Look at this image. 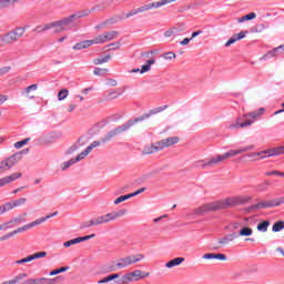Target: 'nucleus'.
I'll use <instances>...</instances> for the list:
<instances>
[{"label": "nucleus", "mask_w": 284, "mask_h": 284, "mask_svg": "<svg viewBox=\"0 0 284 284\" xmlns=\"http://www.w3.org/2000/svg\"><path fill=\"white\" fill-rule=\"evenodd\" d=\"M252 200L247 195L229 196L223 200L205 203L194 209L187 216H203L207 212H219L220 210H229L230 207H236L239 205H245Z\"/></svg>", "instance_id": "1"}, {"label": "nucleus", "mask_w": 284, "mask_h": 284, "mask_svg": "<svg viewBox=\"0 0 284 284\" xmlns=\"http://www.w3.org/2000/svg\"><path fill=\"white\" fill-rule=\"evenodd\" d=\"M168 105L159 106L156 109L151 110L149 113H144L139 118H135L134 120H129L124 124L116 126L115 129L109 131L104 136L100 139V143L105 144L113 140L114 136H119V134H123V132H128L132 125H135V123H141V121H145V119H150L152 114H159V112H163V110H166Z\"/></svg>", "instance_id": "2"}, {"label": "nucleus", "mask_w": 284, "mask_h": 284, "mask_svg": "<svg viewBox=\"0 0 284 284\" xmlns=\"http://www.w3.org/2000/svg\"><path fill=\"white\" fill-rule=\"evenodd\" d=\"M26 34V28L17 27L4 34H0V48L3 45H12V43H17L21 37Z\"/></svg>", "instance_id": "3"}, {"label": "nucleus", "mask_w": 284, "mask_h": 284, "mask_svg": "<svg viewBox=\"0 0 284 284\" xmlns=\"http://www.w3.org/2000/svg\"><path fill=\"white\" fill-rule=\"evenodd\" d=\"M83 17H88V12H77L68 18H62L61 20L55 21V32H65V30H72L74 21H77V19H83Z\"/></svg>", "instance_id": "4"}, {"label": "nucleus", "mask_w": 284, "mask_h": 284, "mask_svg": "<svg viewBox=\"0 0 284 284\" xmlns=\"http://www.w3.org/2000/svg\"><path fill=\"white\" fill-rule=\"evenodd\" d=\"M145 258V255L143 254H135V255H129L125 257H121L118 260L120 270H125V267H130V265H134V263H140V261H143Z\"/></svg>", "instance_id": "5"}, {"label": "nucleus", "mask_w": 284, "mask_h": 284, "mask_svg": "<svg viewBox=\"0 0 284 284\" xmlns=\"http://www.w3.org/2000/svg\"><path fill=\"white\" fill-rule=\"evenodd\" d=\"M283 204H284V196L260 202L257 204L252 205L250 210H265L267 207H278L280 205H283Z\"/></svg>", "instance_id": "6"}, {"label": "nucleus", "mask_w": 284, "mask_h": 284, "mask_svg": "<svg viewBox=\"0 0 284 284\" xmlns=\"http://www.w3.org/2000/svg\"><path fill=\"white\" fill-rule=\"evenodd\" d=\"M64 281H65V277L60 275L53 278H48V277L29 278L24 281L23 284H58V283H63Z\"/></svg>", "instance_id": "7"}, {"label": "nucleus", "mask_w": 284, "mask_h": 284, "mask_svg": "<svg viewBox=\"0 0 284 284\" xmlns=\"http://www.w3.org/2000/svg\"><path fill=\"white\" fill-rule=\"evenodd\" d=\"M223 161H225L223 159L222 154H217L212 156L209 160H201L196 162V165H201L202 170H205L207 168H216V165H221V163H223Z\"/></svg>", "instance_id": "8"}, {"label": "nucleus", "mask_w": 284, "mask_h": 284, "mask_svg": "<svg viewBox=\"0 0 284 284\" xmlns=\"http://www.w3.org/2000/svg\"><path fill=\"white\" fill-rule=\"evenodd\" d=\"M30 152L29 149H24L22 151H19L8 159L3 160L2 162L4 163V166H7V170H10V168H13V165H17L23 159V154H28Z\"/></svg>", "instance_id": "9"}, {"label": "nucleus", "mask_w": 284, "mask_h": 284, "mask_svg": "<svg viewBox=\"0 0 284 284\" xmlns=\"http://www.w3.org/2000/svg\"><path fill=\"white\" fill-rule=\"evenodd\" d=\"M62 133L59 131H53L47 135L40 138V143L42 145H50L51 143H57L61 139Z\"/></svg>", "instance_id": "10"}, {"label": "nucleus", "mask_w": 284, "mask_h": 284, "mask_svg": "<svg viewBox=\"0 0 284 284\" xmlns=\"http://www.w3.org/2000/svg\"><path fill=\"white\" fill-rule=\"evenodd\" d=\"M253 148H254V145H247V146H242L237 150H230V151L223 153L222 158L224 159V161H227V159H232V156H236L239 154L250 152V150H252Z\"/></svg>", "instance_id": "11"}, {"label": "nucleus", "mask_w": 284, "mask_h": 284, "mask_svg": "<svg viewBox=\"0 0 284 284\" xmlns=\"http://www.w3.org/2000/svg\"><path fill=\"white\" fill-rule=\"evenodd\" d=\"M128 214V210L122 209L116 212L106 213L104 215V220L106 223H110L111 221H116V219H121V216H125Z\"/></svg>", "instance_id": "12"}, {"label": "nucleus", "mask_w": 284, "mask_h": 284, "mask_svg": "<svg viewBox=\"0 0 284 284\" xmlns=\"http://www.w3.org/2000/svg\"><path fill=\"white\" fill-rule=\"evenodd\" d=\"M154 63H156L155 59H150L146 61V64H143L141 69H132L130 71L131 74H134L136 72H140V74H145V72H150V70H152V65H154Z\"/></svg>", "instance_id": "13"}, {"label": "nucleus", "mask_w": 284, "mask_h": 284, "mask_svg": "<svg viewBox=\"0 0 284 284\" xmlns=\"http://www.w3.org/2000/svg\"><path fill=\"white\" fill-rule=\"evenodd\" d=\"M256 156H260V159L263 160V159H270V156H276V155L274 154V149H268V150H264V151L254 152V153L248 154L250 159H254Z\"/></svg>", "instance_id": "14"}, {"label": "nucleus", "mask_w": 284, "mask_h": 284, "mask_svg": "<svg viewBox=\"0 0 284 284\" xmlns=\"http://www.w3.org/2000/svg\"><path fill=\"white\" fill-rule=\"evenodd\" d=\"M158 142H159L161 150H165V148L176 145V143H179V136L166 138V139L158 141Z\"/></svg>", "instance_id": "15"}, {"label": "nucleus", "mask_w": 284, "mask_h": 284, "mask_svg": "<svg viewBox=\"0 0 284 284\" xmlns=\"http://www.w3.org/2000/svg\"><path fill=\"white\" fill-rule=\"evenodd\" d=\"M235 239H239V235L236 233H231L221 237L217 243L220 247H225V245H230V243L234 242Z\"/></svg>", "instance_id": "16"}, {"label": "nucleus", "mask_w": 284, "mask_h": 284, "mask_svg": "<svg viewBox=\"0 0 284 284\" xmlns=\"http://www.w3.org/2000/svg\"><path fill=\"white\" fill-rule=\"evenodd\" d=\"M162 149H161V144H159V141L153 143V144H150V145H146L143 150H142V154L143 155H148V154H154V152H161Z\"/></svg>", "instance_id": "17"}, {"label": "nucleus", "mask_w": 284, "mask_h": 284, "mask_svg": "<svg viewBox=\"0 0 284 284\" xmlns=\"http://www.w3.org/2000/svg\"><path fill=\"white\" fill-rule=\"evenodd\" d=\"M254 123V120H246L245 123L237 122V120L233 121L230 125V130H241L243 128H250Z\"/></svg>", "instance_id": "18"}, {"label": "nucleus", "mask_w": 284, "mask_h": 284, "mask_svg": "<svg viewBox=\"0 0 284 284\" xmlns=\"http://www.w3.org/2000/svg\"><path fill=\"white\" fill-rule=\"evenodd\" d=\"M21 173H13L11 175L0 179V187H3L4 185L12 183L13 181H17V179H21Z\"/></svg>", "instance_id": "19"}, {"label": "nucleus", "mask_w": 284, "mask_h": 284, "mask_svg": "<svg viewBox=\"0 0 284 284\" xmlns=\"http://www.w3.org/2000/svg\"><path fill=\"white\" fill-rule=\"evenodd\" d=\"M26 216H28V213H23L22 215H19L17 217L11 219L9 222H7V229L8 227H14V225H19L20 223H26Z\"/></svg>", "instance_id": "20"}, {"label": "nucleus", "mask_w": 284, "mask_h": 284, "mask_svg": "<svg viewBox=\"0 0 284 284\" xmlns=\"http://www.w3.org/2000/svg\"><path fill=\"white\" fill-rule=\"evenodd\" d=\"M283 48H281V45H278L277 48L272 49L271 51H268L267 53H265L261 59H272L274 57H281V54H283Z\"/></svg>", "instance_id": "21"}, {"label": "nucleus", "mask_w": 284, "mask_h": 284, "mask_svg": "<svg viewBox=\"0 0 284 284\" xmlns=\"http://www.w3.org/2000/svg\"><path fill=\"white\" fill-rule=\"evenodd\" d=\"M203 258L206 261H212V258H216L217 261H227V255L223 253H206L203 255Z\"/></svg>", "instance_id": "22"}, {"label": "nucleus", "mask_w": 284, "mask_h": 284, "mask_svg": "<svg viewBox=\"0 0 284 284\" xmlns=\"http://www.w3.org/2000/svg\"><path fill=\"white\" fill-rule=\"evenodd\" d=\"M85 142H83V138H80L77 143H74L67 150V154H74V152H78V150H81V148H83Z\"/></svg>", "instance_id": "23"}, {"label": "nucleus", "mask_w": 284, "mask_h": 284, "mask_svg": "<svg viewBox=\"0 0 284 284\" xmlns=\"http://www.w3.org/2000/svg\"><path fill=\"white\" fill-rule=\"evenodd\" d=\"M119 265H120L119 260L116 262L113 261V262L104 265V272L106 274H110L111 272H116L118 270H121V266H119Z\"/></svg>", "instance_id": "24"}, {"label": "nucleus", "mask_w": 284, "mask_h": 284, "mask_svg": "<svg viewBox=\"0 0 284 284\" xmlns=\"http://www.w3.org/2000/svg\"><path fill=\"white\" fill-rule=\"evenodd\" d=\"M129 274H131V278L133 281H134V278H135V281H139V278H148V276H150V273H144L141 270H135Z\"/></svg>", "instance_id": "25"}, {"label": "nucleus", "mask_w": 284, "mask_h": 284, "mask_svg": "<svg viewBox=\"0 0 284 284\" xmlns=\"http://www.w3.org/2000/svg\"><path fill=\"white\" fill-rule=\"evenodd\" d=\"M181 263H185V257H175V258L169 261L165 264V267L171 270V267H176L178 265H181Z\"/></svg>", "instance_id": "26"}, {"label": "nucleus", "mask_w": 284, "mask_h": 284, "mask_svg": "<svg viewBox=\"0 0 284 284\" xmlns=\"http://www.w3.org/2000/svg\"><path fill=\"white\" fill-rule=\"evenodd\" d=\"M265 113V108H260L257 111H252L250 113H246V116H248L250 119H253V121H256V119H258V116H262V114Z\"/></svg>", "instance_id": "27"}, {"label": "nucleus", "mask_w": 284, "mask_h": 284, "mask_svg": "<svg viewBox=\"0 0 284 284\" xmlns=\"http://www.w3.org/2000/svg\"><path fill=\"white\" fill-rule=\"evenodd\" d=\"M103 34L105 43H108V41H113V39L119 38V31H106Z\"/></svg>", "instance_id": "28"}, {"label": "nucleus", "mask_w": 284, "mask_h": 284, "mask_svg": "<svg viewBox=\"0 0 284 284\" xmlns=\"http://www.w3.org/2000/svg\"><path fill=\"white\" fill-rule=\"evenodd\" d=\"M10 210H14V202H7L0 205V214H6V212H10Z\"/></svg>", "instance_id": "29"}, {"label": "nucleus", "mask_w": 284, "mask_h": 284, "mask_svg": "<svg viewBox=\"0 0 284 284\" xmlns=\"http://www.w3.org/2000/svg\"><path fill=\"white\" fill-rule=\"evenodd\" d=\"M23 278H28V274L27 273H20L16 277H13L12 280L7 281V283H9V284L21 283V281H23Z\"/></svg>", "instance_id": "30"}, {"label": "nucleus", "mask_w": 284, "mask_h": 284, "mask_svg": "<svg viewBox=\"0 0 284 284\" xmlns=\"http://www.w3.org/2000/svg\"><path fill=\"white\" fill-rule=\"evenodd\" d=\"M39 89V85L38 84H31L29 87H27L24 89V92H22V94H26L27 97H29V99H34L33 95H30V92H34Z\"/></svg>", "instance_id": "31"}, {"label": "nucleus", "mask_w": 284, "mask_h": 284, "mask_svg": "<svg viewBox=\"0 0 284 284\" xmlns=\"http://www.w3.org/2000/svg\"><path fill=\"white\" fill-rule=\"evenodd\" d=\"M112 59V55L108 54L105 57H100L93 60L94 65H102V63H108Z\"/></svg>", "instance_id": "32"}, {"label": "nucleus", "mask_w": 284, "mask_h": 284, "mask_svg": "<svg viewBox=\"0 0 284 284\" xmlns=\"http://www.w3.org/2000/svg\"><path fill=\"white\" fill-rule=\"evenodd\" d=\"M252 234H254L252 227L244 226L240 230L239 236H252Z\"/></svg>", "instance_id": "33"}, {"label": "nucleus", "mask_w": 284, "mask_h": 284, "mask_svg": "<svg viewBox=\"0 0 284 284\" xmlns=\"http://www.w3.org/2000/svg\"><path fill=\"white\" fill-rule=\"evenodd\" d=\"M252 19H256V14L254 12H251L242 18H239L237 23H245V21H252Z\"/></svg>", "instance_id": "34"}, {"label": "nucleus", "mask_w": 284, "mask_h": 284, "mask_svg": "<svg viewBox=\"0 0 284 284\" xmlns=\"http://www.w3.org/2000/svg\"><path fill=\"white\" fill-rule=\"evenodd\" d=\"M267 227H270V221H263L257 224V232H267Z\"/></svg>", "instance_id": "35"}, {"label": "nucleus", "mask_w": 284, "mask_h": 284, "mask_svg": "<svg viewBox=\"0 0 284 284\" xmlns=\"http://www.w3.org/2000/svg\"><path fill=\"white\" fill-rule=\"evenodd\" d=\"M74 163H77V161L73 159L67 161V162H63L60 168L63 172H65V170H68L69 168H72V165H74Z\"/></svg>", "instance_id": "36"}, {"label": "nucleus", "mask_w": 284, "mask_h": 284, "mask_svg": "<svg viewBox=\"0 0 284 284\" xmlns=\"http://www.w3.org/2000/svg\"><path fill=\"white\" fill-rule=\"evenodd\" d=\"M91 41L93 42V45L105 43V36L103 33L99 34L95 38L91 39Z\"/></svg>", "instance_id": "37"}, {"label": "nucleus", "mask_w": 284, "mask_h": 284, "mask_svg": "<svg viewBox=\"0 0 284 284\" xmlns=\"http://www.w3.org/2000/svg\"><path fill=\"white\" fill-rule=\"evenodd\" d=\"M68 94H70V91L68 89H62L58 93V101H65L68 99Z\"/></svg>", "instance_id": "38"}, {"label": "nucleus", "mask_w": 284, "mask_h": 284, "mask_svg": "<svg viewBox=\"0 0 284 284\" xmlns=\"http://www.w3.org/2000/svg\"><path fill=\"white\" fill-rule=\"evenodd\" d=\"M70 270V266H62L60 268H55L49 273L50 276H57V274H62V272H68Z\"/></svg>", "instance_id": "39"}, {"label": "nucleus", "mask_w": 284, "mask_h": 284, "mask_svg": "<svg viewBox=\"0 0 284 284\" xmlns=\"http://www.w3.org/2000/svg\"><path fill=\"white\" fill-rule=\"evenodd\" d=\"M132 196L133 195H130V193L126 195H121V196L116 197L113 203H114V205H119V204L123 203V201H128L129 199H132Z\"/></svg>", "instance_id": "40"}, {"label": "nucleus", "mask_w": 284, "mask_h": 284, "mask_svg": "<svg viewBox=\"0 0 284 284\" xmlns=\"http://www.w3.org/2000/svg\"><path fill=\"white\" fill-rule=\"evenodd\" d=\"M273 232H281L284 230V222L283 221H277L273 224L272 226Z\"/></svg>", "instance_id": "41"}, {"label": "nucleus", "mask_w": 284, "mask_h": 284, "mask_svg": "<svg viewBox=\"0 0 284 284\" xmlns=\"http://www.w3.org/2000/svg\"><path fill=\"white\" fill-rule=\"evenodd\" d=\"M45 221H48V217L44 216V217H41V219H38L31 223H29V227L32 229V227H37V225H41V223H45Z\"/></svg>", "instance_id": "42"}, {"label": "nucleus", "mask_w": 284, "mask_h": 284, "mask_svg": "<svg viewBox=\"0 0 284 284\" xmlns=\"http://www.w3.org/2000/svg\"><path fill=\"white\" fill-rule=\"evenodd\" d=\"M93 74H95V77H105L108 74V69L95 68Z\"/></svg>", "instance_id": "43"}, {"label": "nucleus", "mask_w": 284, "mask_h": 284, "mask_svg": "<svg viewBox=\"0 0 284 284\" xmlns=\"http://www.w3.org/2000/svg\"><path fill=\"white\" fill-rule=\"evenodd\" d=\"M13 202V206L14 207H21V205H26V203H28V199L26 197H20L16 201H12Z\"/></svg>", "instance_id": "44"}, {"label": "nucleus", "mask_w": 284, "mask_h": 284, "mask_svg": "<svg viewBox=\"0 0 284 284\" xmlns=\"http://www.w3.org/2000/svg\"><path fill=\"white\" fill-rule=\"evenodd\" d=\"M78 243H79V237H75L64 242L63 247H72V245H78Z\"/></svg>", "instance_id": "45"}, {"label": "nucleus", "mask_w": 284, "mask_h": 284, "mask_svg": "<svg viewBox=\"0 0 284 284\" xmlns=\"http://www.w3.org/2000/svg\"><path fill=\"white\" fill-rule=\"evenodd\" d=\"M29 142H30V138H27V139H24L22 141L16 142L14 143V148L17 150H20V148H23V145H28Z\"/></svg>", "instance_id": "46"}, {"label": "nucleus", "mask_w": 284, "mask_h": 284, "mask_svg": "<svg viewBox=\"0 0 284 284\" xmlns=\"http://www.w3.org/2000/svg\"><path fill=\"white\" fill-rule=\"evenodd\" d=\"M273 154L275 156H281V154H284V145L273 148Z\"/></svg>", "instance_id": "47"}, {"label": "nucleus", "mask_w": 284, "mask_h": 284, "mask_svg": "<svg viewBox=\"0 0 284 284\" xmlns=\"http://www.w3.org/2000/svg\"><path fill=\"white\" fill-rule=\"evenodd\" d=\"M99 145H101L100 141H93L84 151L90 154V152H92V149L99 148Z\"/></svg>", "instance_id": "48"}, {"label": "nucleus", "mask_w": 284, "mask_h": 284, "mask_svg": "<svg viewBox=\"0 0 284 284\" xmlns=\"http://www.w3.org/2000/svg\"><path fill=\"white\" fill-rule=\"evenodd\" d=\"M121 283L122 284H128V283H132V275L129 273V274H125L121 277Z\"/></svg>", "instance_id": "49"}, {"label": "nucleus", "mask_w": 284, "mask_h": 284, "mask_svg": "<svg viewBox=\"0 0 284 284\" xmlns=\"http://www.w3.org/2000/svg\"><path fill=\"white\" fill-rule=\"evenodd\" d=\"M12 4V0H0V10H4V8H10Z\"/></svg>", "instance_id": "50"}, {"label": "nucleus", "mask_w": 284, "mask_h": 284, "mask_svg": "<svg viewBox=\"0 0 284 284\" xmlns=\"http://www.w3.org/2000/svg\"><path fill=\"white\" fill-rule=\"evenodd\" d=\"M94 225H97L94 220H90V221H87V222L81 224V230H85V229L92 227Z\"/></svg>", "instance_id": "51"}, {"label": "nucleus", "mask_w": 284, "mask_h": 284, "mask_svg": "<svg viewBox=\"0 0 284 284\" xmlns=\"http://www.w3.org/2000/svg\"><path fill=\"white\" fill-rule=\"evenodd\" d=\"M88 154H89L88 151L84 150L77 158H73V159L75 160V163H79V161H83V159H85Z\"/></svg>", "instance_id": "52"}, {"label": "nucleus", "mask_w": 284, "mask_h": 284, "mask_svg": "<svg viewBox=\"0 0 284 284\" xmlns=\"http://www.w3.org/2000/svg\"><path fill=\"white\" fill-rule=\"evenodd\" d=\"M95 225H103L104 223H108V220H105L104 215L98 216L94 219Z\"/></svg>", "instance_id": "53"}, {"label": "nucleus", "mask_w": 284, "mask_h": 284, "mask_svg": "<svg viewBox=\"0 0 284 284\" xmlns=\"http://www.w3.org/2000/svg\"><path fill=\"white\" fill-rule=\"evenodd\" d=\"M163 59H166L169 61H172V59H176V53L170 51L163 54Z\"/></svg>", "instance_id": "54"}, {"label": "nucleus", "mask_w": 284, "mask_h": 284, "mask_svg": "<svg viewBox=\"0 0 284 284\" xmlns=\"http://www.w3.org/2000/svg\"><path fill=\"white\" fill-rule=\"evenodd\" d=\"M45 256H48V253L45 251L38 252V253L33 254L34 261H37V258H45Z\"/></svg>", "instance_id": "55"}, {"label": "nucleus", "mask_w": 284, "mask_h": 284, "mask_svg": "<svg viewBox=\"0 0 284 284\" xmlns=\"http://www.w3.org/2000/svg\"><path fill=\"white\" fill-rule=\"evenodd\" d=\"M45 256H48V253L45 251L38 252V253L33 254L34 261H37V258H45Z\"/></svg>", "instance_id": "56"}, {"label": "nucleus", "mask_w": 284, "mask_h": 284, "mask_svg": "<svg viewBox=\"0 0 284 284\" xmlns=\"http://www.w3.org/2000/svg\"><path fill=\"white\" fill-rule=\"evenodd\" d=\"M176 36V29L171 28L164 32V37L170 38Z\"/></svg>", "instance_id": "57"}, {"label": "nucleus", "mask_w": 284, "mask_h": 284, "mask_svg": "<svg viewBox=\"0 0 284 284\" xmlns=\"http://www.w3.org/2000/svg\"><path fill=\"white\" fill-rule=\"evenodd\" d=\"M94 236H97V234H91V235H85L82 237H78V243H83L84 241H90V239H94Z\"/></svg>", "instance_id": "58"}, {"label": "nucleus", "mask_w": 284, "mask_h": 284, "mask_svg": "<svg viewBox=\"0 0 284 284\" xmlns=\"http://www.w3.org/2000/svg\"><path fill=\"white\" fill-rule=\"evenodd\" d=\"M236 41H239V40H237L236 36L234 34V36L231 37V38L229 39V41L225 43V48H230V45H233V43H236Z\"/></svg>", "instance_id": "59"}, {"label": "nucleus", "mask_w": 284, "mask_h": 284, "mask_svg": "<svg viewBox=\"0 0 284 284\" xmlns=\"http://www.w3.org/2000/svg\"><path fill=\"white\" fill-rule=\"evenodd\" d=\"M106 48H110L109 50H119V48H121V42L110 43Z\"/></svg>", "instance_id": "60"}, {"label": "nucleus", "mask_w": 284, "mask_h": 284, "mask_svg": "<svg viewBox=\"0 0 284 284\" xmlns=\"http://www.w3.org/2000/svg\"><path fill=\"white\" fill-rule=\"evenodd\" d=\"M27 230H30V224H26L24 226L14 230V232L16 234H21V232H27Z\"/></svg>", "instance_id": "61"}, {"label": "nucleus", "mask_w": 284, "mask_h": 284, "mask_svg": "<svg viewBox=\"0 0 284 284\" xmlns=\"http://www.w3.org/2000/svg\"><path fill=\"white\" fill-rule=\"evenodd\" d=\"M148 10H152L150 3L140 7L139 9H136V12H148Z\"/></svg>", "instance_id": "62"}, {"label": "nucleus", "mask_w": 284, "mask_h": 284, "mask_svg": "<svg viewBox=\"0 0 284 284\" xmlns=\"http://www.w3.org/2000/svg\"><path fill=\"white\" fill-rule=\"evenodd\" d=\"M43 27H44V32L45 30H52V28H57V21L44 24Z\"/></svg>", "instance_id": "63"}, {"label": "nucleus", "mask_w": 284, "mask_h": 284, "mask_svg": "<svg viewBox=\"0 0 284 284\" xmlns=\"http://www.w3.org/2000/svg\"><path fill=\"white\" fill-rule=\"evenodd\" d=\"M108 97L109 99H119V97H121V93L116 91H111Z\"/></svg>", "instance_id": "64"}]
</instances>
